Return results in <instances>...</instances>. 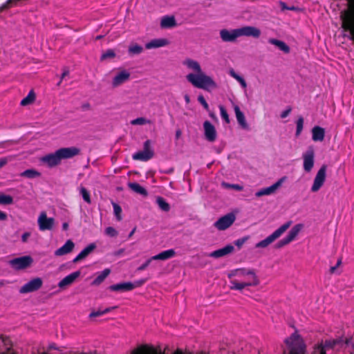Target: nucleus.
Masks as SVG:
<instances>
[{
    "instance_id": "obj_1",
    "label": "nucleus",
    "mask_w": 354,
    "mask_h": 354,
    "mask_svg": "<svg viewBox=\"0 0 354 354\" xmlns=\"http://www.w3.org/2000/svg\"><path fill=\"white\" fill-rule=\"evenodd\" d=\"M80 149L72 147H64L57 149L55 152L47 154L41 158V161L46 164L50 167L58 165L62 159L71 158L80 154Z\"/></svg>"
},
{
    "instance_id": "obj_2",
    "label": "nucleus",
    "mask_w": 354,
    "mask_h": 354,
    "mask_svg": "<svg viewBox=\"0 0 354 354\" xmlns=\"http://www.w3.org/2000/svg\"><path fill=\"white\" fill-rule=\"evenodd\" d=\"M261 35V30L254 26H243L240 28L228 30L222 29L220 31L221 39L225 42L234 41L238 37L241 36L253 37L258 38Z\"/></svg>"
},
{
    "instance_id": "obj_3",
    "label": "nucleus",
    "mask_w": 354,
    "mask_h": 354,
    "mask_svg": "<svg viewBox=\"0 0 354 354\" xmlns=\"http://www.w3.org/2000/svg\"><path fill=\"white\" fill-rule=\"evenodd\" d=\"M187 80L194 87L209 91L210 88H216V83L210 77L203 71L198 74L189 73L186 76Z\"/></svg>"
},
{
    "instance_id": "obj_4",
    "label": "nucleus",
    "mask_w": 354,
    "mask_h": 354,
    "mask_svg": "<svg viewBox=\"0 0 354 354\" xmlns=\"http://www.w3.org/2000/svg\"><path fill=\"white\" fill-rule=\"evenodd\" d=\"M292 221H289L285 223H283L281 226H280L277 230H276L274 232H272L270 235H269L265 239L258 242L256 244V248H264L268 246L270 244L273 243L276 239L280 237L292 225Z\"/></svg>"
},
{
    "instance_id": "obj_5",
    "label": "nucleus",
    "mask_w": 354,
    "mask_h": 354,
    "mask_svg": "<svg viewBox=\"0 0 354 354\" xmlns=\"http://www.w3.org/2000/svg\"><path fill=\"white\" fill-rule=\"evenodd\" d=\"M248 276H249L251 279L245 281H239L236 279H232L230 281V283L232 284L230 289L241 291L246 287L256 286L259 284L258 277L257 276L253 269L252 274H248Z\"/></svg>"
},
{
    "instance_id": "obj_6",
    "label": "nucleus",
    "mask_w": 354,
    "mask_h": 354,
    "mask_svg": "<svg viewBox=\"0 0 354 354\" xmlns=\"http://www.w3.org/2000/svg\"><path fill=\"white\" fill-rule=\"evenodd\" d=\"M299 339V335L297 333H294L286 339L285 342L290 348V354H304V346L303 344L297 342Z\"/></svg>"
},
{
    "instance_id": "obj_7",
    "label": "nucleus",
    "mask_w": 354,
    "mask_h": 354,
    "mask_svg": "<svg viewBox=\"0 0 354 354\" xmlns=\"http://www.w3.org/2000/svg\"><path fill=\"white\" fill-rule=\"evenodd\" d=\"M303 227L304 225L301 223H299L293 226L289 231L288 234L284 238L277 242L276 244V248H281L294 241L301 230L303 229Z\"/></svg>"
},
{
    "instance_id": "obj_8",
    "label": "nucleus",
    "mask_w": 354,
    "mask_h": 354,
    "mask_svg": "<svg viewBox=\"0 0 354 354\" xmlns=\"http://www.w3.org/2000/svg\"><path fill=\"white\" fill-rule=\"evenodd\" d=\"M303 167L306 172H310L315 164V149L313 146H309L307 150L302 154Z\"/></svg>"
},
{
    "instance_id": "obj_9",
    "label": "nucleus",
    "mask_w": 354,
    "mask_h": 354,
    "mask_svg": "<svg viewBox=\"0 0 354 354\" xmlns=\"http://www.w3.org/2000/svg\"><path fill=\"white\" fill-rule=\"evenodd\" d=\"M326 169H327V165H323L320 169L318 170L314 181L313 184L311 187V192H318L320 188L323 186L326 177Z\"/></svg>"
},
{
    "instance_id": "obj_10",
    "label": "nucleus",
    "mask_w": 354,
    "mask_h": 354,
    "mask_svg": "<svg viewBox=\"0 0 354 354\" xmlns=\"http://www.w3.org/2000/svg\"><path fill=\"white\" fill-rule=\"evenodd\" d=\"M33 259L30 256H24L15 258L10 261V265L15 270L26 269L31 266Z\"/></svg>"
},
{
    "instance_id": "obj_11",
    "label": "nucleus",
    "mask_w": 354,
    "mask_h": 354,
    "mask_svg": "<svg viewBox=\"0 0 354 354\" xmlns=\"http://www.w3.org/2000/svg\"><path fill=\"white\" fill-rule=\"evenodd\" d=\"M235 219L234 214L230 213L218 218L214 225L218 230H225L234 223Z\"/></svg>"
},
{
    "instance_id": "obj_12",
    "label": "nucleus",
    "mask_w": 354,
    "mask_h": 354,
    "mask_svg": "<svg viewBox=\"0 0 354 354\" xmlns=\"http://www.w3.org/2000/svg\"><path fill=\"white\" fill-rule=\"evenodd\" d=\"M37 223L41 231L51 230L55 225V219L48 218L46 213L42 212L38 217Z\"/></svg>"
},
{
    "instance_id": "obj_13",
    "label": "nucleus",
    "mask_w": 354,
    "mask_h": 354,
    "mask_svg": "<svg viewBox=\"0 0 354 354\" xmlns=\"http://www.w3.org/2000/svg\"><path fill=\"white\" fill-rule=\"evenodd\" d=\"M42 284L43 281L41 278H34L21 286L19 292L23 294L34 292L39 290Z\"/></svg>"
},
{
    "instance_id": "obj_14",
    "label": "nucleus",
    "mask_w": 354,
    "mask_h": 354,
    "mask_svg": "<svg viewBox=\"0 0 354 354\" xmlns=\"http://www.w3.org/2000/svg\"><path fill=\"white\" fill-rule=\"evenodd\" d=\"M348 8L341 12L342 23L354 21V0H347Z\"/></svg>"
},
{
    "instance_id": "obj_15",
    "label": "nucleus",
    "mask_w": 354,
    "mask_h": 354,
    "mask_svg": "<svg viewBox=\"0 0 354 354\" xmlns=\"http://www.w3.org/2000/svg\"><path fill=\"white\" fill-rule=\"evenodd\" d=\"M205 137L207 140L214 142L216 139V131L214 126L209 121H205L203 123Z\"/></svg>"
},
{
    "instance_id": "obj_16",
    "label": "nucleus",
    "mask_w": 354,
    "mask_h": 354,
    "mask_svg": "<svg viewBox=\"0 0 354 354\" xmlns=\"http://www.w3.org/2000/svg\"><path fill=\"white\" fill-rule=\"evenodd\" d=\"M283 180V178L279 179L278 181H277L271 186L259 190L258 192H256L255 196L257 197H261L263 196H268L274 194L275 191L281 186Z\"/></svg>"
},
{
    "instance_id": "obj_17",
    "label": "nucleus",
    "mask_w": 354,
    "mask_h": 354,
    "mask_svg": "<svg viewBox=\"0 0 354 354\" xmlns=\"http://www.w3.org/2000/svg\"><path fill=\"white\" fill-rule=\"evenodd\" d=\"M130 73L126 70H122L115 75L112 80V86L118 87L124 82H127L130 78Z\"/></svg>"
},
{
    "instance_id": "obj_18",
    "label": "nucleus",
    "mask_w": 354,
    "mask_h": 354,
    "mask_svg": "<svg viewBox=\"0 0 354 354\" xmlns=\"http://www.w3.org/2000/svg\"><path fill=\"white\" fill-rule=\"evenodd\" d=\"M80 274L81 272L80 270L71 273L58 283V287L60 289H64L66 286L71 285L80 276Z\"/></svg>"
},
{
    "instance_id": "obj_19",
    "label": "nucleus",
    "mask_w": 354,
    "mask_h": 354,
    "mask_svg": "<svg viewBox=\"0 0 354 354\" xmlns=\"http://www.w3.org/2000/svg\"><path fill=\"white\" fill-rule=\"evenodd\" d=\"M75 248V244L72 240L68 239L66 241L64 245L55 251V255L57 257L67 254L73 251Z\"/></svg>"
},
{
    "instance_id": "obj_20",
    "label": "nucleus",
    "mask_w": 354,
    "mask_h": 354,
    "mask_svg": "<svg viewBox=\"0 0 354 354\" xmlns=\"http://www.w3.org/2000/svg\"><path fill=\"white\" fill-rule=\"evenodd\" d=\"M234 247L232 245H227L225 247L211 252L209 256L214 258H220L232 253Z\"/></svg>"
},
{
    "instance_id": "obj_21",
    "label": "nucleus",
    "mask_w": 354,
    "mask_h": 354,
    "mask_svg": "<svg viewBox=\"0 0 354 354\" xmlns=\"http://www.w3.org/2000/svg\"><path fill=\"white\" fill-rule=\"evenodd\" d=\"M109 290L114 292H128L132 290L131 281L113 284L109 286Z\"/></svg>"
},
{
    "instance_id": "obj_22",
    "label": "nucleus",
    "mask_w": 354,
    "mask_h": 354,
    "mask_svg": "<svg viewBox=\"0 0 354 354\" xmlns=\"http://www.w3.org/2000/svg\"><path fill=\"white\" fill-rule=\"evenodd\" d=\"M325 137V130L324 128L315 126L312 129V139L315 142H322Z\"/></svg>"
},
{
    "instance_id": "obj_23",
    "label": "nucleus",
    "mask_w": 354,
    "mask_h": 354,
    "mask_svg": "<svg viewBox=\"0 0 354 354\" xmlns=\"http://www.w3.org/2000/svg\"><path fill=\"white\" fill-rule=\"evenodd\" d=\"M169 44L166 39H155L145 44L147 49L156 48L162 46H165Z\"/></svg>"
},
{
    "instance_id": "obj_24",
    "label": "nucleus",
    "mask_w": 354,
    "mask_h": 354,
    "mask_svg": "<svg viewBox=\"0 0 354 354\" xmlns=\"http://www.w3.org/2000/svg\"><path fill=\"white\" fill-rule=\"evenodd\" d=\"M175 255V250L174 249H169L167 250L162 251V252L151 257V259L165 261L174 257Z\"/></svg>"
},
{
    "instance_id": "obj_25",
    "label": "nucleus",
    "mask_w": 354,
    "mask_h": 354,
    "mask_svg": "<svg viewBox=\"0 0 354 354\" xmlns=\"http://www.w3.org/2000/svg\"><path fill=\"white\" fill-rule=\"evenodd\" d=\"M176 26V21L174 16H164L160 21L162 28H171Z\"/></svg>"
},
{
    "instance_id": "obj_26",
    "label": "nucleus",
    "mask_w": 354,
    "mask_h": 354,
    "mask_svg": "<svg viewBox=\"0 0 354 354\" xmlns=\"http://www.w3.org/2000/svg\"><path fill=\"white\" fill-rule=\"evenodd\" d=\"M248 274H252V269L242 268L231 270L228 273L227 277L229 279H232L234 277H239V276L248 275Z\"/></svg>"
},
{
    "instance_id": "obj_27",
    "label": "nucleus",
    "mask_w": 354,
    "mask_h": 354,
    "mask_svg": "<svg viewBox=\"0 0 354 354\" xmlns=\"http://www.w3.org/2000/svg\"><path fill=\"white\" fill-rule=\"evenodd\" d=\"M268 42L272 45H274L285 53H288L290 52V47L283 41L270 38L269 39Z\"/></svg>"
},
{
    "instance_id": "obj_28",
    "label": "nucleus",
    "mask_w": 354,
    "mask_h": 354,
    "mask_svg": "<svg viewBox=\"0 0 354 354\" xmlns=\"http://www.w3.org/2000/svg\"><path fill=\"white\" fill-rule=\"evenodd\" d=\"M132 354H165L164 353H157L154 349H151L149 351L147 350L146 346H143L138 349L133 351ZM173 354H184L182 351L177 350Z\"/></svg>"
},
{
    "instance_id": "obj_29",
    "label": "nucleus",
    "mask_w": 354,
    "mask_h": 354,
    "mask_svg": "<svg viewBox=\"0 0 354 354\" xmlns=\"http://www.w3.org/2000/svg\"><path fill=\"white\" fill-rule=\"evenodd\" d=\"M234 112L236 115V118L237 120L238 123L243 128L247 129L248 128V124L246 122L245 115L241 111L240 108L236 105L234 106Z\"/></svg>"
},
{
    "instance_id": "obj_30",
    "label": "nucleus",
    "mask_w": 354,
    "mask_h": 354,
    "mask_svg": "<svg viewBox=\"0 0 354 354\" xmlns=\"http://www.w3.org/2000/svg\"><path fill=\"white\" fill-rule=\"evenodd\" d=\"M183 64L189 69L195 71L196 73V74H198L202 72L201 65L197 61L191 59H187L184 61Z\"/></svg>"
},
{
    "instance_id": "obj_31",
    "label": "nucleus",
    "mask_w": 354,
    "mask_h": 354,
    "mask_svg": "<svg viewBox=\"0 0 354 354\" xmlns=\"http://www.w3.org/2000/svg\"><path fill=\"white\" fill-rule=\"evenodd\" d=\"M128 186L132 191L137 194H139L143 196H147L148 195L147 189L137 183H129Z\"/></svg>"
},
{
    "instance_id": "obj_32",
    "label": "nucleus",
    "mask_w": 354,
    "mask_h": 354,
    "mask_svg": "<svg viewBox=\"0 0 354 354\" xmlns=\"http://www.w3.org/2000/svg\"><path fill=\"white\" fill-rule=\"evenodd\" d=\"M111 270L109 268H106L100 272L97 273V276L93 281L92 284L95 286L100 285L110 274Z\"/></svg>"
},
{
    "instance_id": "obj_33",
    "label": "nucleus",
    "mask_w": 354,
    "mask_h": 354,
    "mask_svg": "<svg viewBox=\"0 0 354 354\" xmlns=\"http://www.w3.org/2000/svg\"><path fill=\"white\" fill-rule=\"evenodd\" d=\"M342 28L344 32L350 33L348 38L354 42V21L342 23Z\"/></svg>"
},
{
    "instance_id": "obj_34",
    "label": "nucleus",
    "mask_w": 354,
    "mask_h": 354,
    "mask_svg": "<svg viewBox=\"0 0 354 354\" xmlns=\"http://www.w3.org/2000/svg\"><path fill=\"white\" fill-rule=\"evenodd\" d=\"M153 156H150L144 151H138L133 154L132 158L136 160L147 161L151 159Z\"/></svg>"
},
{
    "instance_id": "obj_35",
    "label": "nucleus",
    "mask_w": 354,
    "mask_h": 354,
    "mask_svg": "<svg viewBox=\"0 0 354 354\" xmlns=\"http://www.w3.org/2000/svg\"><path fill=\"white\" fill-rule=\"evenodd\" d=\"M20 176L28 178H35L40 176V173L35 169H29L23 171Z\"/></svg>"
},
{
    "instance_id": "obj_36",
    "label": "nucleus",
    "mask_w": 354,
    "mask_h": 354,
    "mask_svg": "<svg viewBox=\"0 0 354 354\" xmlns=\"http://www.w3.org/2000/svg\"><path fill=\"white\" fill-rule=\"evenodd\" d=\"M156 203L158 204L160 209L164 212H169L170 209L169 204L165 201V199L161 196H158L156 198Z\"/></svg>"
},
{
    "instance_id": "obj_37",
    "label": "nucleus",
    "mask_w": 354,
    "mask_h": 354,
    "mask_svg": "<svg viewBox=\"0 0 354 354\" xmlns=\"http://www.w3.org/2000/svg\"><path fill=\"white\" fill-rule=\"evenodd\" d=\"M35 100V94L34 91L32 90L30 91L27 96L24 97L20 102V104L21 106H26L31 103H32Z\"/></svg>"
},
{
    "instance_id": "obj_38",
    "label": "nucleus",
    "mask_w": 354,
    "mask_h": 354,
    "mask_svg": "<svg viewBox=\"0 0 354 354\" xmlns=\"http://www.w3.org/2000/svg\"><path fill=\"white\" fill-rule=\"evenodd\" d=\"M96 248V245L93 243L88 245L84 249H83L80 254L85 259L89 254H91Z\"/></svg>"
},
{
    "instance_id": "obj_39",
    "label": "nucleus",
    "mask_w": 354,
    "mask_h": 354,
    "mask_svg": "<svg viewBox=\"0 0 354 354\" xmlns=\"http://www.w3.org/2000/svg\"><path fill=\"white\" fill-rule=\"evenodd\" d=\"M342 342L341 339H326L324 342V346L326 348H333L337 344H339Z\"/></svg>"
},
{
    "instance_id": "obj_40",
    "label": "nucleus",
    "mask_w": 354,
    "mask_h": 354,
    "mask_svg": "<svg viewBox=\"0 0 354 354\" xmlns=\"http://www.w3.org/2000/svg\"><path fill=\"white\" fill-rule=\"evenodd\" d=\"M115 57V50L113 49H107L106 51H104L101 57L100 60L104 61L108 59H112Z\"/></svg>"
},
{
    "instance_id": "obj_41",
    "label": "nucleus",
    "mask_w": 354,
    "mask_h": 354,
    "mask_svg": "<svg viewBox=\"0 0 354 354\" xmlns=\"http://www.w3.org/2000/svg\"><path fill=\"white\" fill-rule=\"evenodd\" d=\"M230 74L232 77H234L236 80H237L240 83V84L241 85V86L243 88H246V86H247L246 82L241 76H240L239 75L236 73V72L234 70L230 71Z\"/></svg>"
},
{
    "instance_id": "obj_42",
    "label": "nucleus",
    "mask_w": 354,
    "mask_h": 354,
    "mask_svg": "<svg viewBox=\"0 0 354 354\" xmlns=\"http://www.w3.org/2000/svg\"><path fill=\"white\" fill-rule=\"evenodd\" d=\"M13 203V198L10 195L0 194V205H10Z\"/></svg>"
},
{
    "instance_id": "obj_43",
    "label": "nucleus",
    "mask_w": 354,
    "mask_h": 354,
    "mask_svg": "<svg viewBox=\"0 0 354 354\" xmlns=\"http://www.w3.org/2000/svg\"><path fill=\"white\" fill-rule=\"evenodd\" d=\"M143 50V48L138 44L131 45L129 48V53L131 55H139Z\"/></svg>"
},
{
    "instance_id": "obj_44",
    "label": "nucleus",
    "mask_w": 354,
    "mask_h": 354,
    "mask_svg": "<svg viewBox=\"0 0 354 354\" xmlns=\"http://www.w3.org/2000/svg\"><path fill=\"white\" fill-rule=\"evenodd\" d=\"M80 194L85 202H86L88 204L91 203L90 193L85 187H82L80 188Z\"/></svg>"
},
{
    "instance_id": "obj_45",
    "label": "nucleus",
    "mask_w": 354,
    "mask_h": 354,
    "mask_svg": "<svg viewBox=\"0 0 354 354\" xmlns=\"http://www.w3.org/2000/svg\"><path fill=\"white\" fill-rule=\"evenodd\" d=\"M297 129H296V136H299L302 130L304 127V118L302 116H299L297 120Z\"/></svg>"
},
{
    "instance_id": "obj_46",
    "label": "nucleus",
    "mask_w": 354,
    "mask_h": 354,
    "mask_svg": "<svg viewBox=\"0 0 354 354\" xmlns=\"http://www.w3.org/2000/svg\"><path fill=\"white\" fill-rule=\"evenodd\" d=\"M142 151H145L146 153L153 157L154 153L151 147V140H147L144 142Z\"/></svg>"
},
{
    "instance_id": "obj_47",
    "label": "nucleus",
    "mask_w": 354,
    "mask_h": 354,
    "mask_svg": "<svg viewBox=\"0 0 354 354\" xmlns=\"http://www.w3.org/2000/svg\"><path fill=\"white\" fill-rule=\"evenodd\" d=\"M149 123H150V121L142 117L138 118L131 121V124L133 125H143Z\"/></svg>"
},
{
    "instance_id": "obj_48",
    "label": "nucleus",
    "mask_w": 354,
    "mask_h": 354,
    "mask_svg": "<svg viewBox=\"0 0 354 354\" xmlns=\"http://www.w3.org/2000/svg\"><path fill=\"white\" fill-rule=\"evenodd\" d=\"M219 109H220L221 118L225 120V122L226 123H227V124L230 123L229 115H228L226 109H225V107L222 105H220Z\"/></svg>"
},
{
    "instance_id": "obj_49",
    "label": "nucleus",
    "mask_w": 354,
    "mask_h": 354,
    "mask_svg": "<svg viewBox=\"0 0 354 354\" xmlns=\"http://www.w3.org/2000/svg\"><path fill=\"white\" fill-rule=\"evenodd\" d=\"M113 207L114 214H115L117 219L118 221H120L122 219V216H121L122 208H121V207L117 203H113Z\"/></svg>"
},
{
    "instance_id": "obj_50",
    "label": "nucleus",
    "mask_w": 354,
    "mask_h": 354,
    "mask_svg": "<svg viewBox=\"0 0 354 354\" xmlns=\"http://www.w3.org/2000/svg\"><path fill=\"white\" fill-rule=\"evenodd\" d=\"M105 234L111 237H115L118 236L117 230L113 227H108L105 229Z\"/></svg>"
},
{
    "instance_id": "obj_51",
    "label": "nucleus",
    "mask_w": 354,
    "mask_h": 354,
    "mask_svg": "<svg viewBox=\"0 0 354 354\" xmlns=\"http://www.w3.org/2000/svg\"><path fill=\"white\" fill-rule=\"evenodd\" d=\"M110 312V309L109 308H105L104 310H95V311H93L92 312L91 314H90V317H100L101 315H103L107 313Z\"/></svg>"
},
{
    "instance_id": "obj_52",
    "label": "nucleus",
    "mask_w": 354,
    "mask_h": 354,
    "mask_svg": "<svg viewBox=\"0 0 354 354\" xmlns=\"http://www.w3.org/2000/svg\"><path fill=\"white\" fill-rule=\"evenodd\" d=\"M145 282H146V279H142L131 282L132 290L142 286L144 283H145Z\"/></svg>"
},
{
    "instance_id": "obj_53",
    "label": "nucleus",
    "mask_w": 354,
    "mask_h": 354,
    "mask_svg": "<svg viewBox=\"0 0 354 354\" xmlns=\"http://www.w3.org/2000/svg\"><path fill=\"white\" fill-rule=\"evenodd\" d=\"M198 102L202 104V106L204 107V109L207 111L209 110V105L207 102H206L205 97L201 95L198 97Z\"/></svg>"
},
{
    "instance_id": "obj_54",
    "label": "nucleus",
    "mask_w": 354,
    "mask_h": 354,
    "mask_svg": "<svg viewBox=\"0 0 354 354\" xmlns=\"http://www.w3.org/2000/svg\"><path fill=\"white\" fill-rule=\"evenodd\" d=\"M153 259H151V257L149 258V259H147L144 263H142L141 266H140L138 268V271H142L144 270H145L148 266L150 264V263L153 261Z\"/></svg>"
},
{
    "instance_id": "obj_55",
    "label": "nucleus",
    "mask_w": 354,
    "mask_h": 354,
    "mask_svg": "<svg viewBox=\"0 0 354 354\" xmlns=\"http://www.w3.org/2000/svg\"><path fill=\"white\" fill-rule=\"evenodd\" d=\"M248 238L247 237H243V238H241V239H236L235 241H234V244L239 248H241L242 245L245 243V242L247 241Z\"/></svg>"
},
{
    "instance_id": "obj_56",
    "label": "nucleus",
    "mask_w": 354,
    "mask_h": 354,
    "mask_svg": "<svg viewBox=\"0 0 354 354\" xmlns=\"http://www.w3.org/2000/svg\"><path fill=\"white\" fill-rule=\"evenodd\" d=\"M225 186L226 187H230V188H232L235 190H237V191H241L243 190V187L238 185V184H227V183H224Z\"/></svg>"
},
{
    "instance_id": "obj_57",
    "label": "nucleus",
    "mask_w": 354,
    "mask_h": 354,
    "mask_svg": "<svg viewBox=\"0 0 354 354\" xmlns=\"http://www.w3.org/2000/svg\"><path fill=\"white\" fill-rule=\"evenodd\" d=\"M342 264V259H339L336 263V265L334 266L330 267V272L331 274L335 273L337 268Z\"/></svg>"
},
{
    "instance_id": "obj_58",
    "label": "nucleus",
    "mask_w": 354,
    "mask_h": 354,
    "mask_svg": "<svg viewBox=\"0 0 354 354\" xmlns=\"http://www.w3.org/2000/svg\"><path fill=\"white\" fill-rule=\"evenodd\" d=\"M291 111H292V108L290 106H288L286 110L282 111V113H281V115H280L281 118H286L290 113Z\"/></svg>"
},
{
    "instance_id": "obj_59",
    "label": "nucleus",
    "mask_w": 354,
    "mask_h": 354,
    "mask_svg": "<svg viewBox=\"0 0 354 354\" xmlns=\"http://www.w3.org/2000/svg\"><path fill=\"white\" fill-rule=\"evenodd\" d=\"M31 234L30 232H24L21 236V241L24 243H26L28 241V238L30 236Z\"/></svg>"
},
{
    "instance_id": "obj_60",
    "label": "nucleus",
    "mask_w": 354,
    "mask_h": 354,
    "mask_svg": "<svg viewBox=\"0 0 354 354\" xmlns=\"http://www.w3.org/2000/svg\"><path fill=\"white\" fill-rule=\"evenodd\" d=\"M7 214L0 211V221H5L7 219Z\"/></svg>"
},
{
    "instance_id": "obj_61",
    "label": "nucleus",
    "mask_w": 354,
    "mask_h": 354,
    "mask_svg": "<svg viewBox=\"0 0 354 354\" xmlns=\"http://www.w3.org/2000/svg\"><path fill=\"white\" fill-rule=\"evenodd\" d=\"M82 259H84V258L79 254L73 259V262L76 263Z\"/></svg>"
},
{
    "instance_id": "obj_62",
    "label": "nucleus",
    "mask_w": 354,
    "mask_h": 354,
    "mask_svg": "<svg viewBox=\"0 0 354 354\" xmlns=\"http://www.w3.org/2000/svg\"><path fill=\"white\" fill-rule=\"evenodd\" d=\"M8 160L6 158H2L0 159V169L6 165Z\"/></svg>"
},
{
    "instance_id": "obj_63",
    "label": "nucleus",
    "mask_w": 354,
    "mask_h": 354,
    "mask_svg": "<svg viewBox=\"0 0 354 354\" xmlns=\"http://www.w3.org/2000/svg\"><path fill=\"white\" fill-rule=\"evenodd\" d=\"M69 72L68 71H64L62 74V77H61V81L66 77L68 75Z\"/></svg>"
},
{
    "instance_id": "obj_64",
    "label": "nucleus",
    "mask_w": 354,
    "mask_h": 354,
    "mask_svg": "<svg viewBox=\"0 0 354 354\" xmlns=\"http://www.w3.org/2000/svg\"><path fill=\"white\" fill-rule=\"evenodd\" d=\"M62 229H63V230H64V231L68 230V223H64L62 224Z\"/></svg>"
}]
</instances>
